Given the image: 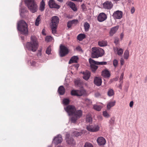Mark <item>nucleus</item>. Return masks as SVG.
I'll return each mask as SVG.
<instances>
[{
  "instance_id": "f257e3e1",
  "label": "nucleus",
  "mask_w": 147,
  "mask_h": 147,
  "mask_svg": "<svg viewBox=\"0 0 147 147\" xmlns=\"http://www.w3.org/2000/svg\"><path fill=\"white\" fill-rule=\"evenodd\" d=\"M65 110L67 112L69 115H71L70 120L71 123H75L77 120L82 115V112L81 110H76L75 107L72 105H69L65 107Z\"/></svg>"
},
{
  "instance_id": "f03ea898",
  "label": "nucleus",
  "mask_w": 147,
  "mask_h": 147,
  "mask_svg": "<svg viewBox=\"0 0 147 147\" xmlns=\"http://www.w3.org/2000/svg\"><path fill=\"white\" fill-rule=\"evenodd\" d=\"M38 47V42L37 38L34 36H31L30 42H28L26 45V48L30 51L35 52Z\"/></svg>"
},
{
  "instance_id": "7ed1b4c3",
  "label": "nucleus",
  "mask_w": 147,
  "mask_h": 147,
  "mask_svg": "<svg viewBox=\"0 0 147 147\" xmlns=\"http://www.w3.org/2000/svg\"><path fill=\"white\" fill-rule=\"evenodd\" d=\"M27 25L26 23L23 20L18 22L17 24V29L21 34L26 35L28 33Z\"/></svg>"
},
{
  "instance_id": "20e7f679",
  "label": "nucleus",
  "mask_w": 147,
  "mask_h": 147,
  "mask_svg": "<svg viewBox=\"0 0 147 147\" xmlns=\"http://www.w3.org/2000/svg\"><path fill=\"white\" fill-rule=\"evenodd\" d=\"M25 3L32 13L36 12L38 9V6L34 0H25Z\"/></svg>"
},
{
  "instance_id": "39448f33",
  "label": "nucleus",
  "mask_w": 147,
  "mask_h": 147,
  "mask_svg": "<svg viewBox=\"0 0 147 147\" xmlns=\"http://www.w3.org/2000/svg\"><path fill=\"white\" fill-rule=\"evenodd\" d=\"M59 22V18L56 16H53L51 18V28L52 33L55 34L56 33V29Z\"/></svg>"
},
{
  "instance_id": "423d86ee",
  "label": "nucleus",
  "mask_w": 147,
  "mask_h": 147,
  "mask_svg": "<svg viewBox=\"0 0 147 147\" xmlns=\"http://www.w3.org/2000/svg\"><path fill=\"white\" fill-rule=\"evenodd\" d=\"M91 56L93 58H98L101 57L104 53V51L101 48H97L95 47L92 49Z\"/></svg>"
},
{
  "instance_id": "0eeeda50",
  "label": "nucleus",
  "mask_w": 147,
  "mask_h": 147,
  "mask_svg": "<svg viewBox=\"0 0 147 147\" xmlns=\"http://www.w3.org/2000/svg\"><path fill=\"white\" fill-rule=\"evenodd\" d=\"M89 61L90 67L92 70L93 71H96L98 68V66L96 65H105L107 63L106 62L96 61L91 58L89 59Z\"/></svg>"
},
{
  "instance_id": "6e6552de",
  "label": "nucleus",
  "mask_w": 147,
  "mask_h": 147,
  "mask_svg": "<svg viewBox=\"0 0 147 147\" xmlns=\"http://www.w3.org/2000/svg\"><path fill=\"white\" fill-rule=\"evenodd\" d=\"M68 53V49L66 47L62 45H60L59 54L61 57L67 55Z\"/></svg>"
},
{
  "instance_id": "1a4fd4ad",
  "label": "nucleus",
  "mask_w": 147,
  "mask_h": 147,
  "mask_svg": "<svg viewBox=\"0 0 147 147\" xmlns=\"http://www.w3.org/2000/svg\"><path fill=\"white\" fill-rule=\"evenodd\" d=\"M71 94L72 95L80 96L85 95L86 94V92L83 89L76 90H73L71 92Z\"/></svg>"
},
{
  "instance_id": "9d476101",
  "label": "nucleus",
  "mask_w": 147,
  "mask_h": 147,
  "mask_svg": "<svg viewBox=\"0 0 147 147\" xmlns=\"http://www.w3.org/2000/svg\"><path fill=\"white\" fill-rule=\"evenodd\" d=\"M86 128L89 131L95 132L99 131L100 127L98 124H93L87 126Z\"/></svg>"
},
{
  "instance_id": "9b49d317",
  "label": "nucleus",
  "mask_w": 147,
  "mask_h": 147,
  "mask_svg": "<svg viewBox=\"0 0 147 147\" xmlns=\"http://www.w3.org/2000/svg\"><path fill=\"white\" fill-rule=\"evenodd\" d=\"M69 134L67 133L66 135V140L67 144L71 145H74L75 144V142L73 139L71 138H70Z\"/></svg>"
},
{
  "instance_id": "f8f14e48",
  "label": "nucleus",
  "mask_w": 147,
  "mask_h": 147,
  "mask_svg": "<svg viewBox=\"0 0 147 147\" xmlns=\"http://www.w3.org/2000/svg\"><path fill=\"white\" fill-rule=\"evenodd\" d=\"M122 12L119 10L114 12L113 15V16L115 19H120L122 18Z\"/></svg>"
},
{
  "instance_id": "ddd939ff",
  "label": "nucleus",
  "mask_w": 147,
  "mask_h": 147,
  "mask_svg": "<svg viewBox=\"0 0 147 147\" xmlns=\"http://www.w3.org/2000/svg\"><path fill=\"white\" fill-rule=\"evenodd\" d=\"M103 7L105 9H111L113 7V5L112 3L109 1L105 2L103 4Z\"/></svg>"
},
{
  "instance_id": "4468645a",
  "label": "nucleus",
  "mask_w": 147,
  "mask_h": 147,
  "mask_svg": "<svg viewBox=\"0 0 147 147\" xmlns=\"http://www.w3.org/2000/svg\"><path fill=\"white\" fill-rule=\"evenodd\" d=\"M97 142L98 144L100 146H103L106 143L105 139L102 137H98L97 139Z\"/></svg>"
},
{
  "instance_id": "2eb2a0df",
  "label": "nucleus",
  "mask_w": 147,
  "mask_h": 147,
  "mask_svg": "<svg viewBox=\"0 0 147 147\" xmlns=\"http://www.w3.org/2000/svg\"><path fill=\"white\" fill-rule=\"evenodd\" d=\"M62 140L61 136L59 134L54 138L53 142L55 144H57L59 143H60L62 142Z\"/></svg>"
},
{
  "instance_id": "dca6fc26",
  "label": "nucleus",
  "mask_w": 147,
  "mask_h": 147,
  "mask_svg": "<svg viewBox=\"0 0 147 147\" xmlns=\"http://www.w3.org/2000/svg\"><path fill=\"white\" fill-rule=\"evenodd\" d=\"M49 5L51 8H57L59 9L60 6L57 4L55 2L54 0H50L49 2Z\"/></svg>"
},
{
  "instance_id": "f3484780",
  "label": "nucleus",
  "mask_w": 147,
  "mask_h": 147,
  "mask_svg": "<svg viewBox=\"0 0 147 147\" xmlns=\"http://www.w3.org/2000/svg\"><path fill=\"white\" fill-rule=\"evenodd\" d=\"M107 18V15L104 13L99 14L98 17V20L100 22H102Z\"/></svg>"
},
{
  "instance_id": "a211bd4d",
  "label": "nucleus",
  "mask_w": 147,
  "mask_h": 147,
  "mask_svg": "<svg viewBox=\"0 0 147 147\" xmlns=\"http://www.w3.org/2000/svg\"><path fill=\"white\" fill-rule=\"evenodd\" d=\"M102 80L100 77H96L94 79V82L97 86H100L102 84Z\"/></svg>"
},
{
  "instance_id": "6ab92c4d",
  "label": "nucleus",
  "mask_w": 147,
  "mask_h": 147,
  "mask_svg": "<svg viewBox=\"0 0 147 147\" xmlns=\"http://www.w3.org/2000/svg\"><path fill=\"white\" fill-rule=\"evenodd\" d=\"M83 78L84 80H87L89 78L90 76V72L88 71H86L83 73Z\"/></svg>"
},
{
  "instance_id": "aec40b11",
  "label": "nucleus",
  "mask_w": 147,
  "mask_h": 147,
  "mask_svg": "<svg viewBox=\"0 0 147 147\" xmlns=\"http://www.w3.org/2000/svg\"><path fill=\"white\" fill-rule=\"evenodd\" d=\"M20 16L21 17H24L25 14L27 13V11L26 8L23 7L20 10Z\"/></svg>"
},
{
  "instance_id": "412c9836",
  "label": "nucleus",
  "mask_w": 147,
  "mask_h": 147,
  "mask_svg": "<svg viewBox=\"0 0 147 147\" xmlns=\"http://www.w3.org/2000/svg\"><path fill=\"white\" fill-rule=\"evenodd\" d=\"M119 28V26H117L112 28L110 31V35L111 36H113Z\"/></svg>"
},
{
  "instance_id": "4be33fe9",
  "label": "nucleus",
  "mask_w": 147,
  "mask_h": 147,
  "mask_svg": "<svg viewBox=\"0 0 147 147\" xmlns=\"http://www.w3.org/2000/svg\"><path fill=\"white\" fill-rule=\"evenodd\" d=\"M102 75L104 77L108 78L110 77V74L109 71L105 69L102 71Z\"/></svg>"
},
{
  "instance_id": "5701e85b",
  "label": "nucleus",
  "mask_w": 147,
  "mask_h": 147,
  "mask_svg": "<svg viewBox=\"0 0 147 147\" xmlns=\"http://www.w3.org/2000/svg\"><path fill=\"white\" fill-rule=\"evenodd\" d=\"M69 6L74 11L77 10V8L75 4L72 2H69L68 3Z\"/></svg>"
},
{
  "instance_id": "b1692460",
  "label": "nucleus",
  "mask_w": 147,
  "mask_h": 147,
  "mask_svg": "<svg viewBox=\"0 0 147 147\" xmlns=\"http://www.w3.org/2000/svg\"><path fill=\"white\" fill-rule=\"evenodd\" d=\"M78 60V57L77 56L72 57L69 60V63L70 64L73 63H77Z\"/></svg>"
},
{
  "instance_id": "393cba45",
  "label": "nucleus",
  "mask_w": 147,
  "mask_h": 147,
  "mask_svg": "<svg viewBox=\"0 0 147 147\" xmlns=\"http://www.w3.org/2000/svg\"><path fill=\"white\" fill-rule=\"evenodd\" d=\"M115 103L116 102L115 101L109 102L107 105V109L109 110L111 107H113L115 105Z\"/></svg>"
},
{
  "instance_id": "a878e982",
  "label": "nucleus",
  "mask_w": 147,
  "mask_h": 147,
  "mask_svg": "<svg viewBox=\"0 0 147 147\" xmlns=\"http://www.w3.org/2000/svg\"><path fill=\"white\" fill-rule=\"evenodd\" d=\"M58 91L60 95H63L65 92V90L64 87L62 86H60L58 88Z\"/></svg>"
},
{
  "instance_id": "bb28decb",
  "label": "nucleus",
  "mask_w": 147,
  "mask_h": 147,
  "mask_svg": "<svg viewBox=\"0 0 147 147\" xmlns=\"http://www.w3.org/2000/svg\"><path fill=\"white\" fill-rule=\"evenodd\" d=\"M72 134L74 136L78 137L81 136L82 133L81 132H78L77 130L74 129L72 131Z\"/></svg>"
},
{
  "instance_id": "cd10ccee",
  "label": "nucleus",
  "mask_w": 147,
  "mask_h": 147,
  "mask_svg": "<svg viewBox=\"0 0 147 147\" xmlns=\"http://www.w3.org/2000/svg\"><path fill=\"white\" fill-rule=\"evenodd\" d=\"M86 37V35L84 34H80L77 37V39L81 41L82 40Z\"/></svg>"
},
{
  "instance_id": "c85d7f7f",
  "label": "nucleus",
  "mask_w": 147,
  "mask_h": 147,
  "mask_svg": "<svg viewBox=\"0 0 147 147\" xmlns=\"http://www.w3.org/2000/svg\"><path fill=\"white\" fill-rule=\"evenodd\" d=\"M45 2L44 0H42V1L40 3V5L39 8V9L41 11H43L44 10L45 8Z\"/></svg>"
},
{
  "instance_id": "c756f323",
  "label": "nucleus",
  "mask_w": 147,
  "mask_h": 147,
  "mask_svg": "<svg viewBox=\"0 0 147 147\" xmlns=\"http://www.w3.org/2000/svg\"><path fill=\"white\" fill-rule=\"evenodd\" d=\"M114 51H117L118 55L119 56L121 55L123 53V50L121 48L119 49L118 48H117L114 50Z\"/></svg>"
},
{
  "instance_id": "7c9ffc66",
  "label": "nucleus",
  "mask_w": 147,
  "mask_h": 147,
  "mask_svg": "<svg viewBox=\"0 0 147 147\" xmlns=\"http://www.w3.org/2000/svg\"><path fill=\"white\" fill-rule=\"evenodd\" d=\"M98 44L101 47L105 46L107 45V42L106 41H101L98 42Z\"/></svg>"
},
{
  "instance_id": "2f4dec72",
  "label": "nucleus",
  "mask_w": 147,
  "mask_h": 147,
  "mask_svg": "<svg viewBox=\"0 0 147 147\" xmlns=\"http://www.w3.org/2000/svg\"><path fill=\"white\" fill-rule=\"evenodd\" d=\"M84 27L85 31L86 32H87L89 30V29L90 25L88 23L86 22L84 24Z\"/></svg>"
},
{
  "instance_id": "473e14b6",
  "label": "nucleus",
  "mask_w": 147,
  "mask_h": 147,
  "mask_svg": "<svg viewBox=\"0 0 147 147\" xmlns=\"http://www.w3.org/2000/svg\"><path fill=\"white\" fill-rule=\"evenodd\" d=\"M124 58L125 59H127L129 56V52L128 50H126L124 53L123 54Z\"/></svg>"
},
{
  "instance_id": "72a5a7b5",
  "label": "nucleus",
  "mask_w": 147,
  "mask_h": 147,
  "mask_svg": "<svg viewBox=\"0 0 147 147\" xmlns=\"http://www.w3.org/2000/svg\"><path fill=\"white\" fill-rule=\"evenodd\" d=\"M93 107L95 110L98 111H100L102 108V107L101 106L96 105H94Z\"/></svg>"
},
{
  "instance_id": "f704fd0d",
  "label": "nucleus",
  "mask_w": 147,
  "mask_h": 147,
  "mask_svg": "<svg viewBox=\"0 0 147 147\" xmlns=\"http://www.w3.org/2000/svg\"><path fill=\"white\" fill-rule=\"evenodd\" d=\"M92 118L90 115L88 114L86 116V121L90 123L92 121Z\"/></svg>"
},
{
  "instance_id": "c9c22d12",
  "label": "nucleus",
  "mask_w": 147,
  "mask_h": 147,
  "mask_svg": "<svg viewBox=\"0 0 147 147\" xmlns=\"http://www.w3.org/2000/svg\"><path fill=\"white\" fill-rule=\"evenodd\" d=\"M40 15H39L36 20L35 24L36 26H38L39 25L40 21Z\"/></svg>"
},
{
  "instance_id": "e433bc0d",
  "label": "nucleus",
  "mask_w": 147,
  "mask_h": 147,
  "mask_svg": "<svg viewBox=\"0 0 147 147\" xmlns=\"http://www.w3.org/2000/svg\"><path fill=\"white\" fill-rule=\"evenodd\" d=\"M114 94V91L112 89H110L108 91L107 94L109 96H113Z\"/></svg>"
},
{
  "instance_id": "4c0bfd02",
  "label": "nucleus",
  "mask_w": 147,
  "mask_h": 147,
  "mask_svg": "<svg viewBox=\"0 0 147 147\" xmlns=\"http://www.w3.org/2000/svg\"><path fill=\"white\" fill-rule=\"evenodd\" d=\"M102 115L103 116L106 118H109L110 116V115L106 111L103 112Z\"/></svg>"
},
{
  "instance_id": "58836bf2",
  "label": "nucleus",
  "mask_w": 147,
  "mask_h": 147,
  "mask_svg": "<svg viewBox=\"0 0 147 147\" xmlns=\"http://www.w3.org/2000/svg\"><path fill=\"white\" fill-rule=\"evenodd\" d=\"M69 102V100L68 98H64L63 100V103L64 105H67Z\"/></svg>"
},
{
  "instance_id": "ea45409f",
  "label": "nucleus",
  "mask_w": 147,
  "mask_h": 147,
  "mask_svg": "<svg viewBox=\"0 0 147 147\" xmlns=\"http://www.w3.org/2000/svg\"><path fill=\"white\" fill-rule=\"evenodd\" d=\"M45 40L47 42H49L52 41L53 40V38L51 36H47L46 37Z\"/></svg>"
},
{
  "instance_id": "a19ab883",
  "label": "nucleus",
  "mask_w": 147,
  "mask_h": 147,
  "mask_svg": "<svg viewBox=\"0 0 147 147\" xmlns=\"http://www.w3.org/2000/svg\"><path fill=\"white\" fill-rule=\"evenodd\" d=\"M51 49L50 46H49L47 49L46 53L48 55H49L51 54Z\"/></svg>"
},
{
  "instance_id": "79ce46f5",
  "label": "nucleus",
  "mask_w": 147,
  "mask_h": 147,
  "mask_svg": "<svg viewBox=\"0 0 147 147\" xmlns=\"http://www.w3.org/2000/svg\"><path fill=\"white\" fill-rule=\"evenodd\" d=\"M113 64L115 67H117L118 64V61L116 59H114L113 61Z\"/></svg>"
},
{
  "instance_id": "37998d69",
  "label": "nucleus",
  "mask_w": 147,
  "mask_h": 147,
  "mask_svg": "<svg viewBox=\"0 0 147 147\" xmlns=\"http://www.w3.org/2000/svg\"><path fill=\"white\" fill-rule=\"evenodd\" d=\"M85 101L86 103L87 104H90L92 103V100L88 98H86L85 99Z\"/></svg>"
},
{
  "instance_id": "c03bdc74",
  "label": "nucleus",
  "mask_w": 147,
  "mask_h": 147,
  "mask_svg": "<svg viewBox=\"0 0 147 147\" xmlns=\"http://www.w3.org/2000/svg\"><path fill=\"white\" fill-rule=\"evenodd\" d=\"M69 21L71 22L72 24H76L78 23V21L77 20H73Z\"/></svg>"
},
{
  "instance_id": "a18cd8bd",
  "label": "nucleus",
  "mask_w": 147,
  "mask_h": 147,
  "mask_svg": "<svg viewBox=\"0 0 147 147\" xmlns=\"http://www.w3.org/2000/svg\"><path fill=\"white\" fill-rule=\"evenodd\" d=\"M84 147H93V146L90 143L87 142L85 143Z\"/></svg>"
},
{
  "instance_id": "49530a36",
  "label": "nucleus",
  "mask_w": 147,
  "mask_h": 147,
  "mask_svg": "<svg viewBox=\"0 0 147 147\" xmlns=\"http://www.w3.org/2000/svg\"><path fill=\"white\" fill-rule=\"evenodd\" d=\"M124 76V73H122L121 76L120 77L119 80H120V83H122L123 82V77Z\"/></svg>"
},
{
  "instance_id": "de8ad7c7",
  "label": "nucleus",
  "mask_w": 147,
  "mask_h": 147,
  "mask_svg": "<svg viewBox=\"0 0 147 147\" xmlns=\"http://www.w3.org/2000/svg\"><path fill=\"white\" fill-rule=\"evenodd\" d=\"M95 96L96 97L98 98L100 96V94L98 92H96L95 94Z\"/></svg>"
},
{
  "instance_id": "09e8293b",
  "label": "nucleus",
  "mask_w": 147,
  "mask_h": 147,
  "mask_svg": "<svg viewBox=\"0 0 147 147\" xmlns=\"http://www.w3.org/2000/svg\"><path fill=\"white\" fill-rule=\"evenodd\" d=\"M114 43L116 45H117L119 43V39L118 38H115L114 41Z\"/></svg>"
},
{
  "instance_id": "8fccbe9b",
  "label": "nucleus",
  "mask_w": 147,
  "mask_h": 147,
  "mask_svg": "<svg viewBox=\"0 0 147 147\" xmlns=\"http://www.w3.org/2000/svg\"><path fill=\"white\" fill-rule=\"evenodd\" d=\"M124 62V59L123 58H121L120 60L121 65H123Z\"/></svg>"
},
{
  "instance_id": "3c124183",
  "label": "nucleus",
  "mask_w": 147,
  "mask_h": 147,
  "mask_svg": "<svg viewBox=\"0 0 147 147\" xmlns=\"http://www.w3.org/2000/svg\"><path fill=\"white\" fill-rule=\"evenodd\" d=\"M72 25V24L71 22H70V21L67 24V27L69 28H70L71 27Z\"/></svg>"
},
{
  "instance_id": "603ef678",
  "label": "nucleus",
  "mask_w": 147,
  "mask_h": 147,
  "mask_svg": "<svg viewBox=\"0 0 147 147\" xmlns=\"http://www.w3.org/2000/svg\"><path fill=\"white\" fill-rule=\"evenodd\" d=\"M76 50L78 51H82V49H81V47L79 46H78L76 48Z\"/></svg>"
},
{
  "instance_id": "864d4df0",
  "label": "nucleus",
  "mask_w": 147,
  "mask_h": 147,
  "mask_svg": "<svg viewBox=\"0 0 147 147\" xmlns=\"http://www.w3.org/2000/svg\"><path fill=\"white\" fill-rule=\"evenodd\" d=\"M134 104V102L133 101H131L129 103V106L130 107H132Z\"/></svg>"
},
{
  "instance_id": "5fc2aeb1",
  "label": "nucleus",
  "mask_w": 147,
  "mask_h": 147,
  "mask_svg": "<svg viewBox=\"0 0 147 147\" xmlns=\"http://www.w3.org/2000/svg\"><path fill=\"white\" fill-rule=\"evenodd\" d=\"M135 11V9L134 8V7H132L131 10V13L133 14L134 12Z\"/></svg>"
},
{
  "instance_id": "6e6d98bb",
  "label": "nucleus",
  "mask_w": 147,
  "mask_h": 147,
  "mask_svg": "<svg viewBox=\"0 0 147 147\" xmlns=\"http://www.w3.org/2000/svg\"><path fill=\"white\" fill-rule=\"evenodd\" d=\"M114 119L113 118H111L110 120V123L111 124H113L114 123Z\"/></svg>"
},
{
  "instance_id": "4d7b16f0",
  "label": "nucleus",
  "mask_w": 147,
  "mask_h": 147,
  "mask_svg": "<svg viewBox=\"0 0 147 147\" xmlns=\"http://www.w3.org/2000/svg\"><path fill=\"white\" fill-rule=\"evenodd\" d=\"M30 64L31 65L34 66L35 65V63L34 61H32L31 62H30Z\"/></svg>"
},
{
  "instance_id": "13d9d810",
  "label": "nucleus",
  "mask_w": 147,
  "mask_h": 147,
  "mask_svg": "<svg viewBox=\"0 0 147 147\" xmlns=\"http://www.w3.org/2000/svg\"><path fill=\"white\" fill-rule=\"evenodd\" d=\"M41 55V51H38V53L37 54V56L39 57H40Z\"/></svg>"
},
{
  "instance_id": "bf43d9fd",
  "label": "nucleus",
  "mask_w": 147,
  "mask_h": 147,
  "mask_svg": "<svg viewBox=\"0 0 147 147\" xmlns=\"http://www.w3.org/2000/svg\"><path fill=\"white\" fill-rule=\"evenodd\" d=\"M45 30L44 29H43L42 31V34L44 35H46V33L45 32Z\"/></svg>"
},
{
  "instance_id": "052dcab7",
  "label": "nucleus",
  "mask_w": 147,
  "mask_h": 147,
  "mask_svg": "<svg viewBox=\"0 0 147 147\" xmlns=\"http://www.w3.org/2000/svg\"><path fill=\"white\" fill-rule=\"evenodd\" d=\"M79 82L78 80H76L75 81V83L76 84L78 85V83H79Z\"/></svg>"
},
{
  "instance_id": "680f3d73",
  "label": "nucleus",
  "mask_w": 147,
  "mask_h": 147,
  "mask_svg": "<svg viewBox=\"0 0 147 147\" xmlns=\"http://www.w3.org/2000/svg\"><path fill=\"white\" fill-rule=\"evenodd\" d=\"M74 66L76 68V69H77L79 67V65H74Z\"/></svg>"
},
{
  "instance_id": "e2e57ef3",
  "label": "nucleus",
  "mask_w": 147,
  "mask_h": 147,
  "mask_svg": "<svg viewBox=\"0 0 147 147\" xmlns=\"http://www.w3.org/2000/svg\"><path fill=\"white\" fill-rule=\"evenodd\" d=\"M72 1H78L79 2H82V0H72Z\"/></svg>"
},
{
  "instance_id": "0e129e2a",
  "label": "nucleus",
  "mask_w": 147,
  "mask_h": 147,
  "mask_svg": "<svg viewBox=\"0 0 147 147\" xmlns=\"http://www.w3.org/2000/svg\"><path fill=\"white\" fill-rule=\"evenodd\" d=\"M21 39L22 40H24V37L21 36Z\"/></svg>"
},
{
  "instance_id": "69168bd1",
  "label": "nucleus",
  "mask_w": 147,
  "mask_h": 147,
  "mask_svg": "<svg viewBox=\"0 0 147 147\" xmlns=\"http://www.w3.org/2000/svg\"><path fill=\"white\" fill-rule=\"evenodd\" d=\"M58 1L60 2H62L63 1V0H57Z\"/></svg>"
},
{
  "instance_id": "338daca9",
  "label": "nucleus",
  "mask_w": 147,
  "mask_h": 147,
  "mask_svg": "<svg viewBox=\"0 0 147 147\" xmlns=\"http://www.w3.org/2000/svg\"><path fill=\"white\" fill-rule=\"evenodd\" d=\"M22 5V3H20V7H21V5Z\"/></svg>"
},
{
  "instance_id": "774afa93",
  "label": "nucleus",
  "mask_w": 147,
  "mask_h": 147,
  "mask_svg": "<svg viewBox=\"0 0 147 147\" xmlns=\"http://www.w3.org/2000/svg\"><path fill=\"white\" fill-rule=\"evenodd\" d=\"M123 35H122V34L121 35V38H122L123 37Z\"/></svg>"
}]
</instances>
